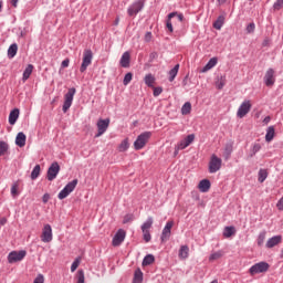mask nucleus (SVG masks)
<instances>
[{
	"label": "nucleus",
	"instance_id": "1",
	"mask_svg": "<svg viewBox=\"0 0 283 283\" xmlns=\"http://www.w3.org/2000/svg\"><path fill=\"white\" fill-rule=\"evenodd\" d=\"M149 138H151V132H144L137 136L136 140L134 142V148L136 151H140L149 143Z\"/></svg>",
	"mask_w": 283,
	"mask_h": 283
},
{
	"label": "nucleus",
	"instance_id": "2",
	"mask_svg": "<svg viewBox=\"0 0 283 283\" xmlns=\"http://www.w3.org/2000/svg\"><path fill=\"white\" fill-rule=\"evenodd\" d=\"M222 169V158L218 157L216 154L211 155L208 171L209 174H218Z\"/></svg>",
	"mask_w": 283,
	"mask_h": 283
},
{
	"label": "nucleus",
	"instance_id": "3",
	"mask_svg": "<svg viewBox=\"0 0 283 283\" xmlns=\"http://www.w3.org/2000/svg\"><path fill=\"white\" fill-rule=\"evenodd\" d=\"M76 94V88H69L67 93L64 95V103L62 106V111L64 114H67V111L72 107V103H74V95Z\"/></svg>",
	"mask_w": 283,
	"mask_h": 283
},
{
	"label": "nucleus",
	"instance_id": "4",
	"mask_svg": "<svg viewBox=\"0 0 283 283\" xmlns=\"http://www.w3.org/2000/svg\"><path fill=\"white\" fill-rule=\"evenodd\" d=\"M269 269H271V265L265 262V261H261L259 263L253 264L250 269H249V273L250 275H258L260 273H266V271H269Z\"/></svg>",
	"mask_w": 283,
	"mask_h": 283
},
{
	"label": "nucleus",
	"instance_id": "5",
	"mask_svg": "<svg viewBox=\"0 0 283 283\" xmlns=\"http://www.w3.org/2000/svg\"><path fill=\"white\" fill-rule=\"evenodd\" d=\"M76 185H78V179H73L72 181H70L57 195L59 200H65V198H67V196H70L72 193V191H74V189H76Z\"/></svg>",
	"mask_w": 283,
	"mask_h": 283
},
{
	"label": "nucleus",
	"instance_id": "6",
	"mask_svg": "<svg viewBox=\"0 0 283 283\" xmlns=\"http://www.w3.org/2000/svg\"><path fill=\"white\" fill-rule=\"evenodd\" d=\"M94 59V53L92 52V50L87 49L84 51L83 53V60H82V64L80 67V72L83 74V72L87 71V67H90V65H92V60Z\"/></svg>",
	"mask_w": 283,
	"mask_h": 283
},
{
	"label": "nucleus",
	"instance_id": "7",
	"mask_svg": "<svg viewBox=\"0 0 283 283\" xmlns=\"http://www.w3.org/2000/svg\"><path fill=\"white\" fill-rule=\"evenodd\" d=\"M145 8V0L134 1L127 9L128 17H136Z\"/></svg>",
	"mask_w": 283,
	"mask_h": 283
},
{
	"label": "nucleus",
	"instance_id": "8",
	"mask_svg": "<svg viewBox=\"0 0 283 283\" xmlns=\"http://www.w3.org/2000/svg\"><path fill=\"white\" fill-rule=\"evenodd\" d=\"M25 255H28V252L25 250H20V251H11L8 254V262L9 264H14L17 262H21Z\"/></svg>",
	"mask_w": 283,
	"mask_h": 283
},
{
	"label": "nucleus",
	"instance_id": "9",
	"mask_svg": "<svg viewBox=\"0 0 283 283\" xmlns=\"http://www.w3.org/2000/svg\"><path fill=\"white\" fill-rule=\"evenodd\" d=\"M61 166L59 165V163H52L46 172V180H49V182H52V180H56V176H59Z\"/></svg>",
	"mask_w": 283,
	"mask_h": 283
},
{
	"label": "nucleus",
	"instance_id": "10",
	"mask_svg": "<svg viewBox=\"0 0 283 283\" xmlns=\"http://www.w3.org/2000/svg\"><path fill=\"white\" fill-rule=\"evenodd\" d=\"M251 101L245 99L241 103V105L238 108L237 116L238 118H244L249 112H251Z\"/></svg>",
	"mask_w": 283,
	"mask_h": 283
},
{
	"label": "nucleus",
	"instance_id": "11",
	"mask_svg": "<svg viewBox=\"0 0 283 283\" xmlns=\"http://www.w3.org/2000/svg\"><path fill=\"white\" fill-rule=\"evenodd\" d=\"M109 128V118L106 119H98L97 120V134L95 135V138H101L105 132Z\"/></svg>",
	"mask_w": 283,
	"mask_h": 283
},
{
	"label": "nucleus",
	"instance_id": "12",
	"mask_svg": "<svg viewBox=\"0 0 283 283\" xmlns=\"http://www.w3.org/2000/svg\"><path fill=\"white\" fill-rule=\"evenodd\" d=\"M126 235H127V232H125V230L123 229L117 230V232L113 237V241H112L113 247H120L123 242H125Z\"/></svg>",
	"mask_w": 283,
	"mask_h": 283
},
{
	"label": "nucleus",
	"instance_id": "13",
	"mask_svg": "<svg viewBox=\"0 0 283 283\" xmlns=\"http://www.w3.org/2000/svg\"><path fill=\"white\" fill-rule=\"evenodd\" d=\"M41 240L45 243L52 242L53 240L52 226H50L49 223L44 224L42 229Z\"/></svg>",
	"mask_w": 283,
	"mask_h": 283
},
{
	"label": "nucleus",
	"instance_id": "14",
	"mask_svg": "<svg viewBox=\"0 0 283 283\" xmlns=\"http://www.w3.org/2000/svg\"><path fill=\"white\" fill-rule=\"evenodd\" d=\"M193 140H196V135L195 134L188 135L187 137L181 139L179 143H177V150L187 149V147H189V145H191Z\"/></svg>",
	"mask_w": 283,
	"mask_h": 283
},
{
	"label": "nucleus",
	"instance_id": "15",
	"mask_svg": "<svg viewBox=\"0 0 283 283\" xmlns=\"http://www.w3.org/2000/svg\"><path fill=\"white\" fill-rule=\"evenodd\" d=\"M174 228V221H168L163 229L161 235H160V241L161 242H167L169 238H171V229Z\"/></svg>",
	"mask_w": 283,
	"mask_h": 283
},
{
	"label": "nucleus",
	"instance_id": "16",
	"mask_svg": "<svg viewBox=\"0 0 283 283\" xmlns=\"http://www.w3.org/2000/svg\"><path fill=\"white\" fill-rule=\"evenodd\" d=\"M264 83L266 87H271L275 85V71L273 69H269L264 76Z\"/></svg>",
	"mask_w": 283,
	"mask_h": 283
},
{
	"label": "nucleus",
	"instance_id": "17",
	"mask_svg": "<svg viewBox=\"0 0 283 283\" xmlns=\"http://www.w3.org/2000/svg\"><path fill=\"white\" fill-rule=\"evenodd\" d=\"M279 244H282V235L280 234L270 238L265 243V249H273Z\"/></svg>",
	"mask_w": 283,
	"mask_h": 283
},
{
	"label": "nucleus",
	"instance_id": "18",
	"mask_svg": "<svg viewBox=\"0 0 283 283\" xmlns=\"http://www.w3.org/2000/svg\"><path fill=\"white\" fill-rule=\"evenodd\" d=\"M129 63H132V55L129 54V51H126L122 54V57L119 60L120 67H129Z\"/></svg>",
	"mask_w": 283,
	"mask_h": 283
},
{
	"label": "nucleus",
	"instance_id": "19",
	"mask_svg": "<svg viewBox=\"0 0 283 283\" xmlns=\"http://www.w3.org/2000/svg\"><path fill=\"white\" fill-rule=\"evenodd\" d=\"M198 189L201 193H207V191L211 189V181H209V179L201 180L198 185Z\"/></svg>",
	"mask_w": 283,
	"mask_h": 283
},
{
	"label": "nucleus",
	"instance_id": "20",
	"mask_svg": "<svg viewBox=\"0 0 283 283\" xmlns=\"http://www.w3.org/2000/svg\"><path fill=\"white\" fill-rule=\"evenodd\" d=\"M231 154H233V142H229L224 146V149H223L224 160H229L231 158Z\"/></svg>",
	"mask_w": 283,
	"mask_h": 283
},
{
	"label": "nucleus",
	"instance_id": "21",
	"mask_svg": "<svg viewBox=\"0 0 283 283\" xmlns=\"http://www.w3.org/2000/svg\"><path fill=\"white\" fill-rule=\"evenodd\" d=\"M180 70V64H176L169 72H168V81L169 83H174L176 81V76H178V71Z\"/></svg>",
	"mask_w": 283,
	"mask_h": 283
},
{
	"label": "nucleus",
	"instance_id": "22",
	"mask_svg": "<svg viewBox=\"0 0 283 283\" xmlns=\"http://www.w3.org/2000/svg\"><path fill=\"white\" fill-rule=\"evenodd\" d=\"M218 65V57H212L208 61V63L202 67L201 72H209V70H213Z\"/></svg>",
	"mask_w": 283,
	"mask_h": 283
},
{
	"label": "nucleus",
	"instance_id": "23",
	"mask_svg": "<svg viewBox=\"0 0 283 283\" xmlns=\"http://www.w3.org/2000/svg\"><path fill=\"white\" fill-rule=\"evenodd\" d=\"M17 120H19V108H14L9 114V124L10 125H15Z\"/></svg>",
	"mask_w": 283,
	"mask_h": 283
},
{
	"label": "nucleus",
	"instance_id": "24",
	"mask_svg": "<svg viewBox=\"0 0 283 283\" xmlns=\"http://www.w3.org/2000/svg\"><path fill=\"white\" fill-rule=\"evenodd\" d=\"M33 71H34V65L28 64V66L23 71V75H22L23 83H25V81H28V78H30V76H32Z\"/></svg>",
	"mask_w": 283,
	"mask_h": 283
},
{
	"label": "nucleus",
	"instance_id": "25",
	"mask_svg": "<svg viewBox=\"0 0 283 283\" xmlns=\"http://www.w3.org/2000/svg\"><path fill=\"white\" fill-rule=\"evenodd\" d=\"M25 140H27V137L23 134V132L18 133V135L15 137V145L18 147H25Z\"/></svg>",
	"mask_w": 283,
	"mask_h": 283
},
{
	"label": "nucleus",
	"instance_id": "26",
	"mask_svg": "<svg viewBox=\"0 0 283 283\" xmlns=\"http://www.w3.org/2000/svg\"><path fill=\"white\" fill-rule=\"evenodd\" d=\"M178 255L179 260H187L189 258V245H181Z\"/></svg>",
	"mask_w": 283,
	"mask_h": 283
},
{
	"label": "nucleus",
	"instance_id": "27",
	"mask_svg": "<svg viewBox=\"0 0 283 283\" xmlns=\"http://www.w3.org/2000/svg\"><path fill=\"white\" fill-rule=\"evenodd\" d=\"M144 82L147 87H154V83H156V77L154 76V74L148 73L145 75Z\"/></svg>",
	"mask_w": 283,
	"mask_h": 283
},
{
	"label": "nucleus",
	"instance_id": "28",
	"mask_svg": "<svg viewBox=\"0 0 283 283\" xmlns=\"http://www.w3.org/2000/svg\"><path fill=\"white\" fill-rule=\"evenodd\" d=\"M17 52H19V45L17 43L11 44L8 49V59H14Z\"/></svg>",
	"mask_w": 283,
	"mask_h": 283
},
{
	"label": "nucleus",
	"instance_id": "29",
	"mask_svg": "<svg viewBox=\"0 0 283 283\" xmlns=\"http://www.w3.org/2000/svg\"><path fill=\"white\" fill-rule=\"evenodd\" d=\"M275 138V127L269 126L265 134V140L266 143H271Z\"/></svg>",
	"mask_w": 283,
	"mask_h": 283
},
{
	"label": "nucleus",
	"instance_id": "30",
	"mask_svg": "<svg viewBox=\"0 0 283 283\" xmlns=\"http://www.w3.org/2000/svg\"><path fill=\"white\" fill-rule=\"evenodd\" d=\"M232 235H235V227L228 226L223 229V238H231Z\"/></svg>",
	"mask_w": 283,
	"mask_h": 283
},
{
	"label": "nucleus",
	"instance_id": "31",
	"mask_svg": "<svg viewBox=\"0 0 283 283\" xmlns=\"http://www.w3.org/2000/svg\"><path fill=\"white\" fill-rule=\"evenodd\" d=\"M133 283H143V270L139 268L134 272Z\"/></svg>",
	"mask_w": 283,
	"mask_h": 283
},
{
	"label": "nucleus",
	"instance_id": "32",
	"mask_svg": "<svg viewBox=\"0 0 283 283\" xmlns=\"http://www.w3.org/2000/svg\"><path fill=\"white\" fill-rule=\"evenodd\" d=\"M156 262V258L154 254H147L143 260V266H149L150 264H154Z\"/></svg>",
	"mask_w": 283,
	"mask_h": 283
},
{
	"label": "nucleus",
	"instance_id": "33",
	"mask_svg": "<svg viewBox=\"0 0 283 283\" xmlns=\"http://www.w3.org/2000/svg\"><path fill=\"white\" fill-rule=\"evenodd\" d=\"M224 25V18L223 15H219L218 19L213 22L214 30H222Z\"/></svg>",
	"mask_w": 283,
	"mask_h": 283
},
{
	"label": "nucleus",
	"instance_id": "34",
	"mask_svg": "<svg viewBox=\"0 0 283 283\" xmlns=\"http://www.w3.org/2000/svg\"><path fill=\"white\" fill-rule=\"evenodd\" d=\"M41 176V165H35L31 171V180H36Z\"/></svg>",
	"mask_w": 283,
	"mask_h": 283
},
{
	"label": "nucleus",
	"instance_id": "35",
	"mask_svg": "<svg viewBox=\"0 0 283 283\" xmlns=\"http://www.w3.org/2000/svg\"><path fill=\"white\" fill-rule=\"evenodd\" d=\"M176 14H178V12H171L168 14L166 27L169 30V32H174V24H171V19H174V17H176Z\"/></svg>",
	"mask_w": 283,
	"mask_h": 283
},
{
	"label": "nucleus",
	"instance_id": "36",
	"mask_svg": "<svg viewBox=\"0 0 283 283\" xmlns=\"http://www.w3.org/2000/svg\"><path fill=\"white\" fill-rule=\"evenodd\" d=\"M154 224V218L148 217L147 220L142 224V231H149V228Z\"/></svg>",
	"mask_w": 283,
	"mask_h": 283
},
{
	"label": "nucleus",
	"instance_id": "37",
	"mask_svg": "<svg viewBox=\"0 0 283 283\" xmlns=\"http://www.w3.org/2000/svg\"><path fill=\"white\" fill-rule=\"evenodd\" d=\"M264 240H266V231L263 230L259 233L256 239L258 247H262L264 244Z\"/></svg>",
	"mask_w": 283,
	"mask_h": 283
},
{
	"label": "nucleus",
	"instance_id": "38",
	"mask_svg": "<svg viewBox=\"0 0 283 283\" xmlns=\"http://www.w3.org/2000/svg\"><path fill=\"white\" fill-rule=\"evenodd\" d=\"M181 114L182 116H187V114H191V103L186 102L181 107Z\"/></svg>",
	"mask_w": 283,
	"mask_h": 283
},
{
	"label": "nucleus",
	"instance_id": "39",
	"mask_svg": "<svg viewBox=\"0 0 283 283\" xmlns=\"http://www.w3.org/2000/svg\"><path fill=\"white\" fill-rule=\"evenodd\" d=\"M222 255H223L222 250L212 252L209 256V262H216V260H220V258H222Z\"/></svg>",
	"mask_w": 283,
	"mask_h": 283
},
{
	"label": "nucleus",
	"instance_id": "40",
	"mask_svg": "<svg viewBox=\"0 0 283 283\" xmlns=\"http://www.w3.org/2000/svg\"><path fill=\"white\" fill-rule=\"evenodd\" d=\"M266 178H269V171H266V169H260L259 170V182H264V180H266Z\"/></svg>",
	"mask_w": 283,
	"mask_h": 283
},
{
	"label": "nucleus",
	"instance_id": "41",
	"mask_svg": "<svg viewBox=\"0 0 283 283\" xmlns=\"http://www.w3.org/2000/svg\"><path fill=\"white\" fill-rule=\"evenodd\" d=\"M129 149V139H124L119 146H118V151H127Z\"/></svg>",
	"mask_w": 283,
	"mask_h": 283
},
{
	"label": "nucleus",
	"instance_id": "42",
	"mask_svg": "<svg viewBox=\"0 0 283 283\" xmlns=\"http://www.w3.org/2000/svg\"><path fill=\"white\" fill-rule=\"evenodd\" d=\"M133 78H134V74L132 72L126 73L123 80V85L125 86L129 85Z\"/></svg>",
	"mask_w": 283,
	"mask_h": 283
},
{
	"label": "nucleus",
	"instance_id": "43",
	"mask_svg": "<svg viewBox=\"0 0 283 283\" xmlns=\"http://www.w3.org/2000/svg\"><path fill=\"white\" fill-rule=\"evenodd\" d=\"M11 196H12V198H17V196H19V184L18 182H14L11 186Z\"/></svg>",
	"mask_w": 283,
	"mask_h": 283
},
{
	"label": "nucleus",
	"instance_id": "44",
	"mask_svg": "<svg viewBox=\"0 0 283 283\" xmlns=\"http://www.w3.org/2000/svg\"><path fill=\"white\" fill-rule=\"evenodd\" d=\"M9 146L8 143L6 142H0V156L6 155V153L8 151Z\"/></svg>",
	"mask_w": 283,
	"mask_h": 283
},
{
	"label": "nucleus",
	"instance_id": "45",
	"mask_svg": "<svg viewBox=\"0 0 283 283\" xmlns=\"http://www.w3.org/2000/svg\"><path fill=\"white\" fill-rule=\"evenodd\" d=\"M77 283H85V272L83 270L77 271Z\"/></svg>",
	"mask_w": 283,
	"mask_h": 283
},
{
	"label": "nucleus",
	"instance_id": "46",
	"mask_svg": "<svg viewBox=\"0 0 283 283\" xmlns=\"http://www.w3.org/2000/svg\"><path fill=\"white\" fill-rule=\"evenodd\" d=\"M282 8H283V0H276L273 4V10L279 11V10H282Z\"/></svg>",
	"mask_w": 283,
	"mask_h": 283
},
{
	"label": "nucleus",
	"instance_id": "47",
	"mask_svg": "<svg viewBox=\"0 0 283 283\" xmlns=\"http://www.w3.org/2000/svg\"><path fill=\"white\" fill-rule=\"evenodd\" d=\"M260 149H262V145L254 144L253 147H252V154L250 155L251 158H253V156H255V154H258V151H260Z\"/></svg>",
	"mask_w": 283,
	"mask_h": 283
},
{
	"label": "nucleus",
	"instance_id": "48",
	"mask_svg": "<svg viewBox=\"0 0 283 283\" xmlns=\"http://www.w3.org/2000/svg\"><path fill=\"white\" fill-rule=\"evenodd\" d=\"M81 264V260L75 259L74 262L71 265V272L74 273L78 269V265Z\"/></svg>",
	"mask_w": 283,
	"mask_h": 283
},
{
	"label": "nucleus",
	"instance_id": "49",
	"mask_svg": "<svg viewBox=\"0 0 283 283\" xmlns=\"http://www.w3.org/2000/svg\"><path fill=\"white\" fill-rule=\"evenodd\" d=\"M129 222H134V214H126L123 220V224H127Z\"/></svg>",
	"mask_w": 283,
	"mask_h": 283
},
{
	"label": "nucleus",
	"instance_id": "50",
	"mask_svg": "<svg viewBox=\"0 0 283 283\" xmlns=\"http://www.w3.org/2000/svg\"><path fill=\"white\" fill-rule=\"evenodd\" d=\"M33 283H45V276H43V274H38Z\"/></svg>",
	"mask_w": 283,
	"mask_h": 283
},
{
	"label": "nucleus",
	"instance_id": "51",
	"mask_svg": "<svg viewBox=\"0 0 283 283\" xmlns=\"http://www.w3.org/2000/svg\"><path fill=\"white\" fill-rule=\"evenodd\" d=\"M247 32H248V34H253V32H255V23L252 22V23L248 24Z\"/></svg>",
	"mask_w": 283,
	"mask_h": 283
},
{
	"label": "nucleus",
	"instance_id": "52",
	"mask_svg": "<svg viewBox=\"0 0 283 283\" xmlns=\"http://www.w3.org/2000/svg\"><path fill=\"white\" fill-rule=\"evenodd\" d=\"M153 88H154L153 96L157 97L163 94V87L157 86V87H153Z\"/></svg>",
	"mask_w": 283,
	"mask_h": 283
},
{
	"label": "nucleus",
	"instance_id": "53",
	"mask_svg": "<svg viewBox=\"0 0 283 283\" xmlns=\"http://www.w3.org/2000/svg\"><path fill=\"white\" fill-rule=\"evenodd\" d=\"M145 242H151V233L149 231H143Z\"/></svg>",
	"mask_w": 283,
	"mask_h": 283
},
{
	"label": "nucleus",
	"instance_id": "54",
	"mask_svg": "<svg viewBox=\"0 0 283 283\" xmlns=\"http://www.w3.org/2000/svg\"><path fill=\"white\" fill-rule=\"evenodd\" d=\"M156 59H158V52L154 51L149 54V62L154 63V61H156Z\"/></svg>",
	"mask_w": 283,
	"mask_h": 283
},
{
	"label": "nucleus",
	"instance_id": "55",
	"mask_svg": "<svg viewBox=\"0 0 283 283\" xmlns=\"http://www.w3.org/2000/svg\"><path fill=\"white\" fill-rule=\"evenodd\" d=\"M42 202L44 205H48V202H50V193H44L42 197Z\"/></svg>",
	"mask_w": 283,
	"mask_h": 283
},
{
	"label": "nucleus",
	"instance_id": "56",
	"mask_svg": "<svg viewBox=\"0 0 283 283\" xmlns=\"http://www.w3.org/2000/svg\"><path fill=\"white\" fill-rule=\"evenodd\" d=\"M151 32H146L145 36H144V41H146V43H149V41H151Z\"/></svg>",
	"mask_w": 283,
	"mask_h": 283
},
{
	"label": "nucleus",
	"instance_id": "57",
	"mask_svg": "<svg viewBox=\"0 0 283 283\" xmlns=\"http://www.w3.org/2000/svg\"><path fill=\"white\" fill-rule=\"evenodd\" d=\"M61 67H70V59H65L64 61H62Z\"/></svg>",
	"mask_w": 283,
	"mask_h": 283
},
{
	"label": "nucleus",
	"instance_id": "58",
	"mask_svg": "<svg viewBox=\"0 0 283 283\" xmlns=\"http://www.w3.org/2000/svg\"><path fill=\"white\" fill-rule=\"evenodd\" d=\"M217 87L218 90H222V87H224V81L221 80L220 82H218Z\"/></svg>",
	"mask_w": 283,
	"mask_h": 283
},
{
	"label": "nucleus",
	"instance_id": "59",
	"mask_svg": "<svg viewBox=\"0 0 283 283\" xmlns=\"http://www.w3.org/2000/svg\"><path fill=\"white\" fill-rule=\"evenodd\" d=\"M176 17L180 22L185 21V15L182 13H179V14L177 13Z\"/></svg>",
	"mask_w": 283,
	"mask_h": 283
},
{
	"label": "nucleus",
	"instance_id": "60",
	"mask_svg": "<svg viewBox=\"0 0 283 283\" xmlns=\"http://www.w3.org/2000/svg\"><path fill=\"white\" fill-rule=\"evenodd\" d=\"M7 223H8V219H6V218L0 219L1 227L6 226Z\"/></svg>",
	"mask_w": 283,
	"mask_h": 283
},
{
	"label": "nucleus",
	"instance_id": "61",
	"mask_svg": "<svg viewBox=\"0 0 283 283\" xmlns=\"http://www.w3.org/2000/svg\"><path fill=\"white\" fill-rule=\"evenodd\" d=\"M263 123H264V125H269V123H271V116H266V117L263 119Z\"/></svg>",
	"mask_w": 283,
	"mask_h": 283
},
{
	"label": "nucleus",
	"instance_id": "62",
	"mask_svg": "<svg viewBox=\"0 0 283 283\" xmlns=\"http://www.w3.org/2000/svg\"><path fill=\"white\" fill-rule=\"evenodd\" d=\"M18 3H19V0H11V6L13 8H17Z\"/></svg>",
	"mask_w": 283,
	"mask_h": 283
},
{
	"label": "nucleus",
	"instance_id": "63",
	"mask_svg": "<svg viewBox=\"0 0 283 283\" xmlns=\"http://www.w3.org/2000/svg\"><path fill=\"white\" fill-rule=\"evenodd\" d=\"M217 2L219 3V6H224V3H227V0H217Z\"/></svg>",
	"mask_w": 283,
	"mask_h": 283
},
{
	"label": "nucleus",
	"instance_id": "64",
	"mask_svg": "<svg viewBox=\"0 0 283 283\" xmlns=\"http://www.w3.org/2000/svg\"><path fill=\"white\" fill-rule=\"evenodd\" d=\"M280 258L283 260V248H282V250H281Z\"/></svg>",
	"mask_w": 283,
	"mask_h": 283
}]
</instances>
